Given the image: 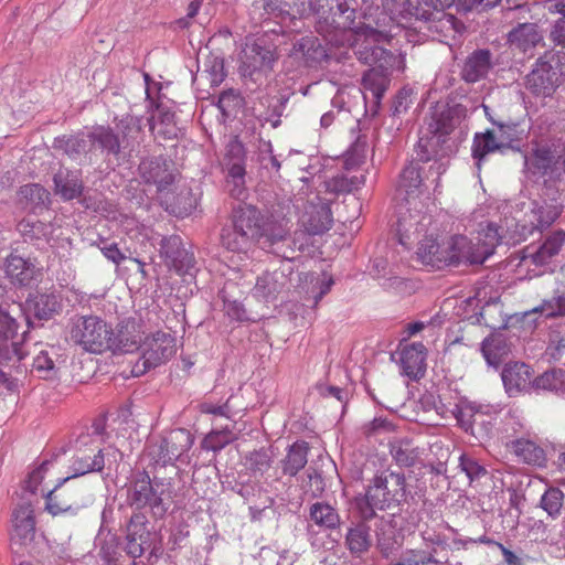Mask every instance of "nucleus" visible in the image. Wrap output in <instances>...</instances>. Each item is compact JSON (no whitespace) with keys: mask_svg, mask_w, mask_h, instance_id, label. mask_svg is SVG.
Listing matches in <instances>:
<instances>
[{"mask_svg":"<svg viewBox=\"0 0 565 565\" xmlns=\"http://www.w3.org/2000/svg\"><path fill=\"white\" fill-rule=\"evenodd\" d=\"M467 117V107L454 98L439 100L429 107L414 152L419 160L433 161V172L444 174L447 171L450 157L458 152L467 136L468 127L463 125Z\"/></svg>","mask_w":565,"mask_h":565,"instance_id":"nucleus-1","label":"nucleus"},{"mask_svg":"<svg viewBox=\"0 0 565 565\" xmlns=\"http://www.w3.org/2000/svg\"><path fill=\"white\" fill-rule=\"evenodd\" d=\"M355 35L363 39L356 44L354 54L361 63L371 66L363 73L361 85L364 89L365 113L374 117L380 111L393 72L404 71L405 57L380 45L392 41L388 31L362 23L355 30Z\"/></svg>","mask_w":565,"mask_h":565,"instance_id":"nucleus-2","label":"nucleus"},{"mask_svg":"<svg viewBox=\"0 0 565 565\" xmlns=\"http://www.w3.org/2000/svg\"><path fill=\"white\" fill-rule=\"evenodd\" d=\"M126 503L132 511L149 510L154 520H162L171 507L182 503L180 489L173 478L150 477L146 469L131 472L125 484Z\"/></svg>","mask_w":565,"mask_h":565,"instance_id":"nucleus-3","label":"nucleus"},{"mask_svg":"<svg viewBox=\"0 0 565 565\" xmlns=\"http://www.w3.org/2000/svg\"><path fill=\"white\" fill-rule=\"evenodd\" d=\"M264 215L256 205L245 202L234 205L228 222L221 228V246L232 253L246 254L262 241Z\"/></svg>","mask_w":565,"mask_h":565,"instance_id":"nucleus-4","label":"nucleus"},{"mask_svg":"<svg viewBox=\"0 0 565 565\" xmlns=\"http://www.w3.org/2000/svg\"><path fill=\"white\" fill-rule=\"evenodd\" d=\"M411 497L406 477L403 472L381 471L369 482L363 495L356 497V505L364 520L376 516V510L394 509Z\"/></svg>","mask_w":565,"mask_h":565,"instance_id":"nucleus-5","label":"nucleus"},{"mask_svg":"<svg viewBox=\"0 0 565 565\" xmlns=\"http://www.w3.org/2000/svg\"><path fill=\"white\" fill-rule=\"evenodd\" d=\"M565 83V52L546 51L541 55L531 72L525 76V88L541 98L553 97L557 88Z\"/></svg>","mask_w":565,"mask_h":565,"instance_id":"nucleus-6","label":"nucleus"},{"mask_svg":"<svg viewBox=\"0 0 565 565\" xmlns=\"http://www.w3.org/2000/svg\"><path fill=\"white\" fill-rule=\"evenodd\" d=\"M451 415L457 420L458 428L478 441H487L493 437L498 415L494 406L462 396L455 403Z\"/></svg>","mask_w":565,"mask_h":565,"instance_id":"nucleus-7","label":"nucleus"},{"mask_svg":"<svg viewBox=\"0 0 565 565\" xmlns=\"http://www.w3.org/2000/svg\"><path fill=\"white\" fill-rule=\"evenodd\" d=\"M313 12L317 17L316 31L323 38L343 35L351 31L355 35L356 9L349 0H317Z\"/></svg>","mask_w":565,"mask_h":565,"instance_id":"nucleus-8","label":"nucleus"},{"mask_svg":"<svg viewBox=\"0 0 565 565\" xmlns=\"http://www.w3.org/2000/svg\"><path fill=\"white\" fill-rule=\"evenodd\" d=\"M431 163L433 161L419 160L417 152H414L398 174L396 192L402 200L408 202L411 199L429 193L428 183L434 184V192L437 191L443 174L433 172Z\"/></svg>","mask_w":565,"mask_h":565,"instance_id":"nucleus-9","label":"nucleus"},{"mask_svg":"<svg viewBox=\"0 0 565 565\" xmlns=\"http://www.w3.org/2000/svg\"><path fill=\"white\" fill-rule=\"evenodd\" d=\"M20 313L26 329L21 334L25 341L30 330L42 328L45 322L55 319L63 310L61 296L54 290L39 289L30 291L26 298L19 302Z\"/></svg>","mask_w":565,"mask_h":565,"instance_id":"nucleus-10","label":"nucleus"},{"mask_svg":"<svg viewBox=\"0 0 565 565\" xmlns=\"http://www.w3.org/2000/svg\"><path fill=\"white\" fill-rule=\"evenodd\" d=\"M137 172L141 183L156 186L157 193L161 196L174 194L173 186L181 178L175 162L166 154L141 158Z\"/></svg>","mask_w":565,"mask_h":565,"instance_id":"nucleus-11","label":"nucleus"},{"mask_svg":"<svg viewBox=\"0 0 565 565\" xmlns=\"http://www.w3.org/2000/svg\"><path fill=\"white\" fill-rule=\"evenodd\" d=\"M466 246L465 235H452L440 244L433 236H425L418 244L416 259L433 269L458 267V253Z\"/></svg>","mask_w":565,"mask_h":565,"instance_id":"nucleus-12","label":"nucleus"},{"mask_svg":"<svg viewBox=\"0 0 565 565\" xmlns=\"http://www.w3.org/2000/svg\"><path fill=\"white\" fill-rule=\"evenodd\" d=\"M111 326L97 316H81L72 326L71 338L85 351L103 353L108 351Z\"/></svg>","mask_w":565,"mask_h":565,"instance_id":"nucleus-13","label":"nucleus"},{"mask_svg":"<svg viewBox=\"0 0 565 565\" xmlns=\"http://www.w3.org/2000/svg\"><path fill=\"white\" fill-rule=\"evenodd\" d=\"M141 356L135 364V375L143 374L169 361L177 352V340L170 333L157 331L141 340Z\"/></svg>","mask_w":565,"mask_h":565,"instance_id":"nucleus-14","label":"nucleus"},{"mask_svg":"<svg viewBox=\"0 0 565 565\" xmlns=\"http://www.w3.org/2000/svg\"><path fill=\"white\" fill-rule=\"evenodd\" d=\"M150 522L142 511H132L131 515L126 520L124 532V552L134 561L140 558L151 546L154 539L153 533L148 526ZM136 565V562H134Z\"/></svg>","mask_w":565,"mask_h":565,"instance_id":"nucleus-15","label":"nucleus"},{"mask_svg":"<svg viewBox=\"0 0 565 565\" xmlns=\"http://www.w3.org/2000/svg\"><path fill=\"white\" fill-rule=\"evenodd\" d=\"M73 477L58 480L57 484L44 494L45 510L52 515H76L83 500L84 489L72 482Z\"/></svg>","mask_w":565,"mask_h":565,"instance_id":"nucleus-16","label":"nucleus"},{"mask_svg":"<svg viewBox=\"0 0 565 565\" xmlns=\"http://www.w3.org/2000/svg\"><path fill=\"white\" fill-rule=\"evenodd\" d=\"M470 319H475L473 323L484 324L493 330L482 340L480 351L487 364L498 370L511 353V343L509 342V339L505 334L500 332L501 329H507L508 322L504 321L500 326L491 324L484 319L483 310L475 313Z\"/></svg>","mask_w":565,"mask_h":565,"instance_id":"nucleus-17","label":"nucleus"},{"mask_svg":"<svg viewBox=\"0 0 565 565\" xmlns=\"http://www.w3.org/2000/svg\"><path fill=\"white\" fill-rule=\"evenodd\" d=\"M159 256L163 264L178 275L191 274L196 263L194 254L185 247L182 237L177 234L161 237Z\"/></svg>","mask_w":565,"mask_h":565,"instance_id":"nucleus-18","label":"nucleus"},{"mask_svg":"<svg viewBox=\"0 0 565 565\" xmlns=\"http://www.w3.org/2000/svg\"><path fill=\"white\" fill-rule=\"evenodd\" d=\"M220 482L223 491L236 493L245 503L258 501L260 495L268 492L247 469H231L220 477Z\"/></svg>","mask_w":565,"mask_h":565,"instance_id":"nucleus-19","label":"nucleus"},{"mask_svg":"<svg viewBox=\"0 0 565 565\" xmlns=\"http://www.w3.org/2000/svg\"><path fill=\"white\" fill-rule=\"evenodd\" d=\"M194 444V436L185 428L171 430L166 437L161 438L154 458L158 463L166 467L173 465L181 456L188 452Z\"/></svg>","mask_w":565,"mask_h":565,"instance_id":"nucleus-20","label":"nucleus"},{"mask_svg":"<svg viewBox=\"0 0 565 565\" xmlns=\"http://www.w3.org/2000/svg\"><path fill=\"white\" fill-rule=\"evenodd\" d=\"M275 50L266 41H256L244 52L241 65V73L244 77H249L257 82L258 77L265 71H270L276 61Z\"/></svg>","mask_w":565,"mask_h":565,"instance_id":"nucleus-21","label":"nucleus"},{"mask_svg":"<svg viewBox=\"0 0 565 565\" xmlns=\"http://www.w3.org/2000/svg\"><path fill=\"white\" fill-rule=\"evenodd\" d=\"M448 8V1L445 3L444 0H395L394 9L388 10L394 17L399 15L405 20L414 18L418 21L430 22Z\"/></svg>","mask_w":565,"mask_h":565,"instance_id":"nucleus-22","label":"nucleus"},{"mask_svg":"<svg viewBox=\"0 0 565 565\" xmlns=\"http://www.w3.org/2000/svg\"><path fill=\"white\" fill-rule=\"evenodd\" d=\"M247 151L238 136L233 137L225 147L223 168L226 171L227 182H232L238 194L242 193L246 178Z\"/></svg>","mask_w":565,"mask_h":565,"instance_id":"nucleus-23","label":"nucleus"},{"mask_svg":"<svg viewBox=\"0 0 565 565\" xmlns=\"http://www.w3.org/2000/svg\"><path fill=\"white\" fill-rule=\"evenodd\" d=\"M534 369L521 361H510L503 365L501 379L507 394L516 397L533 393Z\"/></svg>","mask_w":565,"mask_h":565,"instance_id":"nucleus-24","label":"nucleus"},{"mask_svg":"<svg viewBox=\"0 0 565 565\" xmlns=\"http://www.w3.org/2000/svg\"><path fill=\"white\" fill-rule=\"evenodd\" d=\"M141 324L135 318L120 320L116 330L111 328L108 350L113 353H132L140 349Z\"/></svg>","mask_w":565,"mask_h":565,"instance_id":"nucleus-25","label":"nucleus"},{"mask_svg":"<svg viewBox=\"0 0 565 565\" xmlns=\"http://www.w3.org/2000/svg\"><path fill=\"white\" fill-rule=\"evenodd\" d=\"M292 51L301 56L303 65L308 68H318L331 60L328 44L312 32L296 39Z\"/></svg>","mask_w":565,"mask_h":565,"instance_id":"nucleus-26","label":"nucleus"},{"mask_svg":"<svg viewBox=\"0 0 565 565\" xmlns=\"http://www.w3.org/2000/svg\"><path fill=\"white\" fill-rule=\"evenodd\" d=\"M19 322L7 310L0 307V364L10 362L13 358L21 361L24 352L18 337Z\"/></svg>","mask_w":565,"mask_h":565,"instance_id":"nucleus-27","label":"nucleus"},{"mask_svg":"<svg viewBox=\"0 0 565 565\" xmlns=\"http://www.w3.org/2000/svg\"><path fill=\"white\" fill-rule=\"evenodd\" d=\"M552 151L547 147H536L531 153L524 154V168L531 179H559L562 173Z\"/></svg>","mask_w":565,"mask_h":565,"instance_id":"nucleus-28","label":"nucleus"},{"mask_svg":"<svg viewBox=\"0 0 565 565\" xmlns=\"http://www.w3.org/2000/svg\"><path fill=\"white\" fill-rule=\"evenodd\" d=\"M399 342V362L402 373L412 381H419L426 373L427 349L423 342Z\"/></svg>","mask_w":565,"mask_h":565,"instance_id":"nucleus-29","label":"nucleus"},{"mask_svg":"<svg viewBox=\"0 0 565 565\" xmlns=\"http://www.w3.org/2000/svg\"><path fill=\"white\" fill-rule=\"evenodd\" d=\"M53 191L63 202L81 199L85 183L81 169L60 168L53 175Z\"/></svg>","mask_w":565,"mask_h":565,"instance_id":"nucleus-30","label":"nucleus"},{"mask_svg":"<svg viewBox=\"0 0 565 565\" xmlns=\"http://www.w3.org/2000/svg\"><path fill=\"white\" fill-rule=\"evenodd\" d=\"M494 65L493 53L489 49H477L462 63L460 77L468 84H475L486 79Z\"/></svg>","mask_w":565,"mask_h":565,"instance_id":"nucleus-31","label":"nucleus"},{"mask_svg":"<svg viewBox=\"0 0 565 565\" xmlns=\"http://www.w3.org/2000/svg\"><path fill=\"white\" fill-rule=\"evenodd\" d=\"M17 204L29 213L40 215L50 210L52 194L40 183L23 184L17 191Z\"/></svg>","mask_w":565,"mask_h":565,"instance_id":"nucleus-32","label":"nucleus"},{"mask_svg":"<svg viewBox=\"0 0 565 565\" xmlns=\"http://www.w3.org/2000/svg\"><path fill=\"white\" fill-rule=\"evenodd\" d=\"M4 267L10 282L18 288L31 287L42 276L30 259L13 254L6 258Z\"/></svg>","mask_w":565,"mask_h":565,"instance_id":"nucleus-33","label":"nucleus"},{"mask_svg":"<svg viewBox=\"0 0 565 565\" xmlns=\"http://www.w3.org/2000/svg\"><path fill=\"white\" fill-rule=\"evenodd\" d=\"M509 151V143L501 142L495 132L487 129L483 132H476L471 146V157L478 169H481L482 163L491 153L507 154Z\"/></svg>","mask_w":565,"mask_h":565,"instance_id":"nucleus-34","label":"nucleus"},{"mask_svg":"<svg viewBox=\"0 0 565 565\" xmlns=\"http://www.w3.org/2000/svg\"><path fill=\"white\" fill-rule=\"evenodd\" d=\"M271 14L284 23L308 17L315 9L312 0H271L268 3Z\"/></svg>","mask_w":565,"mask_h":565,"instance_id":"nucleus-35","label":"nucleus"},{"mask_svg":"<svg viewBox=\"0 0 565 565\" xmlns=\"http://www.w3.org/2000/svg\"><path fill=\"white\" fill-rule=\"evenodd\" d=\"M399 526L402 524L396 520H382L376 527V547L384 558H388L402 546L405 531H401Z\"/></svg>","mask_w":565,"mask_h":565,"instance_id":"nucleus-36","label":"nucleus"},{"mask_svg":"<svg viewBox=\"0 0 565 565\" xmlns=\"http://www.w3.org/2000/svg\"><path fill=\"white\" fill-rule=\"evenodd\" d=\"M13 533L21 544L32 542L35 536V515L30 501L17 505L12 512Z\"/></svg>","mask_w":565,"mask_h":565,"instance_id":"nucleus-37","label":"nucleus"},{"mask_svg":"<svg viewBox=\"0 0 565 565\" xmlns=\"http://www.w3.org/2000/svg\"><path fill=\"white\" fill-rule=\"evenodd\" d=\"M544 33L537 23H518L508 33V42L511 46L526 52L543 43Z\"/></svg>","mask_w":565,"mask_h":565,"instance_id":"nucleus-38","label":"nucleus"},{"mask_svg":"<svg viewBox=\"0 0 565 565\" xmlns=\"http://www.w3.org/2000/svg\"><path fill=\"white\" fill-rule=\"evenodd\" d=\"M302 224L310 235H321L328 232L333 225L330 202L311 204L302 216Z\"/></svg>","mask_w":565,"mask_h":565,"instance_id":"nucleus-39","label":"nucleus"},{"mask_svg":"<svg viewBox=\"0 0 565 565\" xmlns=\"http://www.w3.org/2000/svg\"><path fill=\"white\" fill-rule=\"evenodd\" d=\"M288 288V279L282 271H265L257 277L254 296L266 302L275 301Z\"/></svg>","mask_w":565,"mask_h":565,"instance_id":"nucleus-40","label":"nucleus"},{"mask_svg":"<svg viewBox=\"0 0 565 565\" xmlns=\"http://www.w3.org/2000/svg\"><path fill=\"white\" fill-rule=\"evenodd\" d=\"M337 473V466L330 457H318L307 469V476L310 482L311 495L313 498L322 497L327 488V479L330 475Z\"/></svg>","mask_w":565,"mask_h":565,"instance_id":"nucleus-41","label":"nucleus"},{"mask_svg":"<svg viewBox=\"0 0 565 565\" xmlns=\"http://www.w3.org/2000/svg\"><path fill=\"white\" fill-rule=\"evenodd\" d=\"M310 445L299 439L289 445L286 456L281 459V472L284 476L296 477L307 465Z\"/></svg>","mask_w":565,"mask_h":565,"instance_id":"nucleus-42","label":"nucleus"},{"mask_svg":"<svg viewBox=\"0 0 565 565\" xmlns=\"http://www.w3.org/2000/svg\"><path fill=\"white\" fill-rule=\"evenodd\" d=\"M489 120L498 128V139L503 143H509V151L520 152L521 142L526 136L524 124L511 118L508 120H495L489 117Z\"/></svg>","mask_w":565,"mask_h":565,"instance_id":"nucleus-43","label":"nucleus"},{"mask_svg":"<svg viewBox=\"0 0 565 565\" xmlns=\"http://www.w3.org/2000/svg\"><path fill=\"white\" fill-rule=\"evenodd\" d=\"M366 521L363 519L348 529L345 546L354 557H361L372 546L371 527Z\"/></svg>","mask_w":565,"mask_h":565,"instance_id":"nucleus-44","label":"nucleus"},{"mask_svg":"<svg viewBox=\"0 0 565 565\" xmlns=\"http://www.w3.org/2000/svg\"><path fill=\"white\" fill-rule=\"evenodd\" d=\"M87 138L93 146H96L107 156H119L121 152V141L119 134H116L110 126H96L87 134Z\"/></svg>","mask_w":565,"mask_h":565,"instance_id":"nucleus-45","label":"nucleus"},{"mask_svg":"<svg viewBox=\"0 0 565 565\" xmlns=\"http://www.w3.org/2000/svg\"><path fill=\"white\" fill-rule=\"evenodd\" d=\"M565 243V231L559 228L548 234L539 248L531 255L532 264L535 266H546L552 258L562 249Z\"/></svg>","mask_w":565,"mask_h":565,"instance_id":"nucleus-46","label":"nucleus"},{"mask_svg":"<svg viewBox=\"0 0 565 565\" xmlns=\"http://www.w3.org/2000/svg\"><path fill=\"white\" fill-rule=\"evenodd\" d=\"M533 393L550 392L557 396L565 395V370L552 367L533 377Z\"/></svg>","mask_w":565,"mask_h":565,"instance_id":"nucleus-47","label":"nucleus"},{"mask_svg":"<svg viewBox=\"0 0 565 565\" xmlns=\"http://www.w3.org/2000/svg\"><path fill=\"white\" fill-rule=\"evenodd\" d=\"M309 520L324 531H333L341 525L338 509L326 501H318L310 505Z\"/></svg>","mask_w":565,"mask_h":565,"instance_id":"nucleus-48","label":"nucleus"},{"mask_svg":"<svg viewBox=\"0 0 565 565\" xmlns=\"http://www.w3.org/2000/svg\"><path fill=\"white\" fill-rule=\"evenodd\" d=\"M390 454L395 463L401 468L414 467L420 457L419 448L408 437L399 438L390 443Z\"/></svg>","mask_w":565,"mask_h":565,"instance_id":"nucleus-49","label":"nucleus"},{"mask_svg":"<svg viewBox=\"0 0 565 565\" xmlns=\"http://www.w3.org/2000/svg\"><path fill=\"white\" fill-rule=\"evenodd\" d=\"M294 95L292 92H288L284 89L274 96L264 97L267 103V109L257 116V119L260 122H270L273 128H278L281 125V116L286 109V106L289 102L290 96Z\"/></svg>","mask_w":565,"mask_h":565,"instance_id":"nucleus-50","label":"nucleus"},{"mask_svg":"<svg viewBox=\"0 0 565 565\" xmlns=\"http://www.w3.org/2000/svg\"><path fill=\"white\" fill-rule=\"evenodd\" d=\"M58 354L54 347L41 350L34 358L31 372L39 379L51 381L58 377L60 369L56 366Z\"/></svg>","mask_w":565,"mask_h":565,"instance_id":"nucleus-51","label":"nucleus"},{"mask_svg":"<svg viewBox=\"0 0 565 565\" xmlns=\"http://www.w3.org/2000/svg\"><path fill=\"white\" fill-rule=\"evenodd\" d=\"M245 98L238 90L234 88L223 90L215 103V106L221 113L220 121L226 122L227 120L235 119L239 111L245 107Z\"/></svg>","mask_w":565,"mask_h":565,"instance_id":"nucleus-52","label":"nucleus"},{"mask_svg":"<svg viewBox=\"0 0 565 565\" xmlns=\"http://www.w3.org/2000/svg\"><path fill=\"white\" fill-rule=\"evenodd\" d=\"M395 508H397V512L392 513L390 515V520L401 522V531H414L420 522V513L417 510V500L415 499V494L411 492V497L406 498L405 502H401Z\"/></svg>","mask_w":565,"mask_h":565,"instance_id":"nucleus-53","label":"nucleus"},{"mask_svg":"<svg viewBox=\"0 0 565 565\" xmlns=\"http://www.w3.org/2000/svg\"><path fill=\"white\" fill-rule=\"evenodd\" d=\"M202 73L205 74L211 87L220 86L227 76L224 53L220 50L211 51L203 61Z\"/></svg>","mask_w":565,"mask_h":565,"instance_id":"nucleus-54","label":"nucleus"},{"mask_svg":"<svg viewBox=\"0 0 565 565\" xmlns=\"http://www.w3.org/2000/svg\"><path fill=\"white\" fill-rule=\"evenodd\" d=\"M89 140L84 132L75 135L57 136L53 140V148L63 151L71 159H77L81 154L87 152Z\"/></svg>","mask_w":565,"mask_h":565,"instance_id":"nucleus-55","label":"nucleus"},{"mask_svg":"<svg viewBox=\"0 0 565 565\" xmlns=\"http://www.w3.org/2000/svg\"><path fill=\"white\" fill-rule=\"evenodd\" d=\"M365 184V175L348 177L344 173L337 174L323 182L324 192L339 196L341 194H349Z\"/></svg>","mask_w":565,"mask_h":565,"instance_id":"nucleus-56","label":"nucleus"},{"mask_svg":"<svg viewBox=\"0 0 565 565\" xmlns=\"http://www.w3.org/2000/svg\"><path fill=\"white\" fill-rule=\"evenodd\" d=\"M532 213L536 223L534 225L539 231H543L544 228L550 227L562 214L563 204H555L547 202V199L542 201L533 202Z\"/></svg>","mask_w":565,"mask_h":565,"instance_id":"nucleus-57","label":"nucleus"},{"mask_svg":"<svg viewBox=\"0 0 565 565\" xmlns=\"http://www.w3.org/2000/svg\"><path fill=\"white\" fill-rule=\"evenodd\" d=\"M545 7L550 13L559 14L551 24L548 39L565 49V0H546Z\"/></svg>","mask_w":565,"mask_h":565,"instance_id":"nucleus-58","label":"nucleus"},{"mask_svg":"<svg viewBox=\"0 0 565 565\" xmlns=\"http://www.w3.org/2000/svg\"><path fill=\"white\" fill-rule=\"evenodd\" d=\"M262 241L264 246L273 247L274 245L286 241L289 237V230L281 221H278L265 213L264 224H262Z\"/></svg>","mask_w":565,"mask_h":565,"instance_id":"nucleus-59","label":"nucleus"},{"mask_svg":"<svg viewBox=\"0 0 565 565\" xmlns=\"http://www.w3.org/2000/svg\"><path fill=\"white\" fill-rule=\"evenodd\" d=\"M17 231L25 243L39 245L40 242H47L51 235L49 225L40 220L31 221L22 218L17 224Z\"/></svg>","mask_w":565,"mask_h":565,"instance_id":"nucleus-60","label":"nucleus"},{"mask_svg":"<svg viewBox=\"0 0 565 565\" xmlns=\"http://www.w3.org/2000/svg\"><path fill=\"white\" fill-rule=\"evenodd\" d=\"M71 468L73 470V475L70 477H73V480L90 472H102L105 468V455L103 448L99 447L94 457L74 456Z\"/></svg>","mask_w":565,"mask_h":565,"instance_id":"nucleus-61","label":"nucleus"},{"mask_svg":"<svg viewBox=\"0 0 565 565\" xmlns=\"http://www.w3.org/2000/svg\"><path fill=\"white\" fill-rule=\"evenodd\" d=\"M236 438L235 433L228 425L220 428H213L202 439L201 448L216 454L236 440Z\"/></svg>","mask_w":565,"mask_h":565,"instance_id":"nucleus-62","label":"nucleus"},{"mask_svg":"<svg viewBox=\"0 0 565 565\" xmlns=\"http://www.w3.org/2000/svg\"><path fill=\"white\" fill-rule=\"evenodd\" d=\"M537 230L533 221H516L515 218L505 220L504 234L507 241L504 245L514 246L525 241L533 232Z\"/></svg>","mask_w":565,"mask_h":565,"instance_id":"nucleus-63","label":"nucleus"},{"mask_svg":"<svg viewBox=\"0 0 565 565\" xmlns=\"http://www.w3.org/2000/svg\"><path fill=\"white\" fill-rule=\"evenodd\" d=\"M511 447L514 454L529 465H541L545 460L544 450L530 439H515Z\"/></svg>","mask_w":565,"mask_h":565,"instance_id":"nucleus-64","label":"nucleus"}]
</instances>
